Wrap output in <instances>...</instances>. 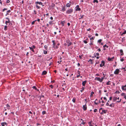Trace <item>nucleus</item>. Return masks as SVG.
Segmentation results:
<instances>
[{"label":"nucleus","mask_w":126,"mask_h":126,"mask_svg":"<svg viewBox=\"0 0 126 126\" xmlns=\"http://www.w3.org/2000/svg\"><path fill=\"white\" fill-rule=\"evenodd\" d=\"M104 79V78L102 77L101 79L99 77H96L95 78V80L99 81L100 82H101Z\"/></svg>","instance_id":"1"},{"label":"nucleus","mask_w":126,"mask_h":126,"mask_svg":"<svg viewBox=\"0 0 126 126\" xmlns=\"http://www.w3.org/2000/svg\"><path fill=\"white\" fill-rule=\"evenodd\" d=\"M73 9H70L67 10L66 11V13L67 14H70L73 12Z\"/></svg>","instance_id":"2"},{"label":"nucleus","mask_w":126,"mask_h":126,"mask_svg":"<svg viewBox=\"0 0 126 126\" xmlns=\"http://www.w3.org/2000/svg\"><path fill=\"white\" fill-rule=\"evenodd\" d=\"M119 70L118 69H116L114 72V74H118L119 73Z\"/></svg>","instance_id":"3"},{"label":"nucleus","mask_w":126,"mask_h":126,"mask_svg":"<svg viewBox=\"0 0 126 126\" xmlns=\"http://www.w3.org/2000/svg\"><path fill=\"white\" fill-rule=\"evenodd\" d=\"M66 7L65 6H62L61 9V11L64 12L66 10Z\"/></svg>","instance_id":"4"},{"label":"nucleus","mask_w":126,"mask_h":126,"mask_svg":"<svg viewBox=\"0 0 126 126\" xmlns=\"http://www.w3.org/2000/svg\"><path fill=\"white\" fill-rule=\"evenodd\" d=\"M80 8H79V6L78 5H77L76 7V11H80Z\"/></svg>","instance_id":"5"},{"label":"nucleus","mask_w":126,"mask_h":126,"mask_svg":"<svg viewBox=\"0 0 126 126\" xmlns=\"http://www.w3.org/2000/svg\"><path fill=\"white\" fill-rule=\"evenodd\" d=\"M122 89L124 90H126V85L125 86H122Z\"/></svg>","instance_id":"6"},{"label":"nucleus","mask_w":126,"mask_h":126,"mask_svg":"<svg viewBox=\"0 0 126 126\" xmlns=\"http://www.w3.org/2000/svg\"><path fill=\"white\" fill-rule=\"evenodd\" d=\"M83 110H85L87 109V106L86 104L83 106Z\"/></svg>","instance_id":"7"},{"label":"nucleus","mask_w":126,"mask_h":126,"mask_svg":"<svg viewBox=\"0 0 126 126\" xmlns=\"http://www.w3.org/2000/svg\"><path fill=\"white\" fill-rule=\"evenodd\" d=\"M86 82H87V81L86 80H85V81H83L82 82V85L84 86H85V84L86 83Z\"/></svg>","instance_id":"8"},{"label":"nucleus","mask_w":126,"mask_h":126,"mask_svg":"<svg viewBox=\"0 0 126 126\" xmlns=\"http://www.w3.org/2000/svg\"><path fill=\"white\" fill-rule=\"evenodd\" d=\"M1 125L2 126H5L4 125H7V123H6L5 122H4L3 123H1Z\"/></svg>","instance_id":"9"},{"label":"nucleus","mask_w":126,"mask_h":126,"mask_svg":"<svg viewBox=\"0 0 126 126\" xmlns=\"http://www.w3.org/2000/svg\"><path fill=\"white\" fill-rule=\"evenodd\" d=\"M35 4H39L40 5H42V3L40 2H39L38 1L36 2H35Z\"/></svg>","instance_id":"10"},{"label":"nucleus","mask_w":126,"mask_h":126,"mask_svg":"<svg viewBox=\"0 0 126 126\" xmlns=\"http://www.w3.org/2000/svg\"><path fill=\"white\" fill-rule=\"evenodd\" d=\"M67 45L68 46L71 45L72 44V43L70 41H69L67 42Z\"/></svg>","instance_id":"11"},{"label":"nucleus","mask_w":126,"mask_h":126,"mask_svg":"<svg viewBox=\"0 0 126 126\" xmlns=\"http://www.w3.org/2000/svg\"><path fill=\"white\" fill-rule=\"evenodd\" d=\"M120 52L121 53V55H124V53H123V51L122 49H121L120 50Z\"/></svg>","instance_id":"12"},{"label":"nucleus","mask_w":126,"mask_h":126,"mask_svg":"<svg viewBox=\"0 0 126 126\" xmlns=\"http://www.w3.org/2000/svg\"><path fill=\"white\" fill-rule=\"evenodd\" d=\"M102 112L101 113V114H103V113H106V112L107 111L105 110H102Z\"/></svg>","instance_id":"13"},{"label":"nucleus","mask_w":126,"mask_h":126,"mask_svg":"<svg viewBox=\"0 0 126 126\" xmlns=\"http://www.w3.org/2000/svg\"><path fill=\"white\" fill-rule=\"evenodd\" d=\"M47 73V72L45 71H44L42 73V75H45Z\"/></svg>","instance_id":"14"},{"label":"nucleus","mask_w":126,"mask_h":126,"mask_svg":"<svg viewBox=\"0 0 126 126\" xmlns=\"http://www.w3.org/2000/svg\"><path fill=\"white\" fill-rule=\"evenodd\" d=\"M65 22V21H61V24L62 25V26H64V24Z\"/></svg>","instance_id":"15"},{"label":"nucleus","mask_w":126,"mask_h":126,"mask_svg":"<svg viewBox=\"0 0 126 126\" xmlns=\"http://www.w3.org/2000/svg\"><path fill=\"white\" fill-rule=\"evenodd\" d=\"M32 88L34 89H35V90H37V91H39V90L37 89L36 86H33L32 87Z\"/></svg>","instance_id":"16"},{"label":"nucleus","mask_w":126,"mask_h":126,"mask_svg":"<svg viewBox=\"0 0 126 126\" xmlns=\"http://www.w3.org/2000/svg\"><path fill=\"white\" fill-rule=\"evenodd\" d=\"M70 5L71 4L69 3H67L66 4V6L67 7H70Z\"/></svg>","instance_id":"17"},{"label":"nucleus","mask_w":126,"mask_h":126,"mask_svg":"<svg viewBox=\"0 0 126 126\" xmlns=\"http://www.w3.org/2000/svg\"><path fill=\"white\" fill-rule=\"evenodd\" d=\"M117 99V97H114L113 98V100L114 101H115Z\"/></svg>","instance_id":"18"},{"label":"nucleus","mask_w":126,"mask_h":126,"mask_svg":"<svg viewBox=\"0 0 126 126\" xmlns=\"http://www.w3.org/2000/svg\"><path fill=\"white\" fill-rule=\"evenodd\" d=\"M108 59L109 61H112V58H110V57H109L108 58Z\"/></svg>","instance_id":"19"},{"label":"nucleus","mask_w":126,"mask_h":126,"mask_svg":"<svg viewBox=\"0 0 126 126\" xmlns=\"http://www.w3.org/2000/svg\"><path fill=\"white\" fill-rule=\"evenodd\" d=\"M29 48L32 51L34 52V50L33 49V48L32 47H29Z\"/></svg>","instance_id":"20"},{"label":"nucleus","mask_w":126,"mask_h":126,"mask_svg":"<svg viewBox=\"0 0 126 126\" xmlns=\"http://www.w3.org/2000/svg\"><path fill=\"white\" fill-rule=\"evenodd\" d=\"M10 22V20H8V21H6L5 22V23L6 25L8 23H9Z\"/></svg>","instance_id":"21"},{"label":"nucleus","mask_w":126,"mask_h":126,"mask_svg":"<svg viewBox=\"0 0 126 126\" xmlns=\"http://www.w3.org/2000/svg\"><path fill=\"white\" fill-rule=\"evenodd\" d=\"M110 81H109L107 82L106 83V84L107 85H109L110 84Z\"/></svg>","instance_id":"22"},{"label":"nucleus","mask_w":126,"mask_h":126,"mask_svg":"<svg viewBox=\"0 0 126 126\" xmlns=\"http://www.w3.org/2000/svg\"><path fill=\"white\" fill-rule=\"evenodd\" d=\"M84 15H81L80 17L79 18V19H80L83 18Z\"/></svg>","instance_id":"23"},{"label":"nucleus","mask_w":126,"mask_h":126,"mask_svg":"<svg viewBox=\"0 0 126 126\" xmlns=\"http://www.w3.org/2000/svg\"><path fill=\"white\" fill-rule=\"evenodd\" d=\"M93 2L94 3L96 2L97 3H98V1L97 0H94Z\"/></svg>","instance_id":"24"},{"label":"nucleus","mask_w":126,"mask_h":126,"mask_svg":"<svg viewBox=\"0 0 126 126\" xmlns=\"http://www.w3.org/2000/svg\"><path fill=\"white\" fill-rule=\"evenodd\" d=\"M96 55H97L98 56L99 55V54L98 53H96V54H95V55L94 56V57H95L96 56Z\"/></svg>","instance_id":"25"},{"label":"nucleus","mask_w":126,"mask_h":126,"mask_svg":"<svg viewBox=\"0 0 126 126\" xmlns=\"http://www.w3.org/2000/svg\"><path fill=\"white\" fill-rule=\"evenodd\" d=\"M37 21V20H35L34 21H32V25H33L34 24L35 22V21Z\"/></svg>","instance_id":"26"},{"label":"nucleus","mask_w":126,"mask_h":126,"mask_svg":"<svg viewBox=\"0 0 126 126\" xmlns=\"http://www.w3.org/2000/svg\"><path fill=\"white\" fill-rule=\"evenodd\" d=\"M84 88H85L84 87H82V90H80V92H83V91L84 90Z\"/></svg>","instance_id":"27"},{"label":"nucleus","mask_w":126,"mask_h":126,"mask_svg":"<svg viewBox=\"0 0 126 126\" xmlns=\"http://www.w3.org/2000/svg\"><path fill=\"white\" fill-rule=\"evenodd\" d=\"M104 65L105 64L103 63L102 64V63H101L100 64V67H102L103 66H104Z\"/></svg>","instance_id":"28"},{"label":"nucleus","mask_w":126,"mask_h":126,"mask_svg":"<svg viewBox=\"0 0 126 126\" xmlns=\"http://www.w3.org/2000/svg\"><path fill=\"white\" fill-rule=\"evenodd\" d=\"M44 53L45 54H46L47 53V51L46 50H44Z\"/></svg>","instance_id":"29"},{"label":"nucleus","mask_w":126,"mask_h":126,"mask_svg":"<svg viewBox=\"0 0 126 126\" xmlns=\"http://www.w3.org/2000/svg\"><path fill=\"white\" fill-rule=\"evenodd\" d=\"M46 112L45 111H43L42 112V114L43 115L46 114Z\"/></svg>","instance_id":"30"},{"label":"nucleus","mask_w":126,"mask_h":126,"mask_svg":"<svg viewBox=\"0 0 126 126\" xmlns=\"http://www.w3.org/2000/svg\"><path fill=\"white\" fill-rule=\"evenodd\" d=\"M72 100L73 102L75 103V98H73Z\"/></svg>","instance_id":"31"},{"label":"nucleus","mask_w":126,"mask_h":126,"mask_svg":"<svg viewBox=\"0 0 126 126\" xmlns=\"http://www.w3.org/2000/svg\"><path fill=\"white\" fill-rule=\"evenodd\" d=\"M103 47H106L107 48H108V46H107L106 44L104 45Z\"/></svg>","instance_id":"32"},{"label":"nucleus","mask_w":126,"mask_h":126,"mask_svg":"<svg viewBox=\"0 0 126 126\" xmlns=\"http://www.w3.org/2000/svg\"><path fill=\"white\" fill-rule=\"evenodd\" d=\"M125 93H122L121 94V95H122V96H124L125 95H125Z\"/></svg>","instance_id":"33"},{"label":"nucleus","mask_w":126,"mask_h":126,"mask_svg":"<svg viewBox=\"0 0 126 126\" xmlns=\"http://www.w3.org/2000/svg\"><path fill=\"white\" fill-rule=\"evenodd\" d=\"M95 37H93L90 38V40L94 39Z\"/></svg>","instance_id":"34"},{"label":"nucleus","mask_w":126,"mask_h":126,"mask_svg":"<svg viewBox=\"0 0 126 126\" xmlns=\"http://www.w3.org/2000/svg\"><path fill=\"white\" fill-rule=\"evenodd\" d=\"M7 27L6 26H5L4 28V30H6L7 29Z\"/></svg>","instance_id":"35"},{"label":"nucleus","mask_w":126,"mask_h":126,"mask_svg":"<svg viewBox=\"0 0 126 126\" xmlns=\"http://www.w3.org/2000/svg\"><path fill=\"white\" fill-rule=\"evenodd\" d=\"M102 40L101 39H99V40H98V43H100L101 42Z\"/></svg>","instance_id":"36"},{"label":"nucleus","mask_w":126,"mask_h":126,"mask_svg":"<svg viewBox=\"0 0 126 126\" xmlns=\"http://www.w3.org/2000/svg\"><path fill=\"white\" fill-rule=\"evenodd\" d=\"M97 111V110L96 109H95L94 110V112H96Z\"/></svg>","instance_id":"37"},{"label":"nucleus","mask_w":126,"mask_h":126,"mask_svg":"<svg viewBox=\"0 0 126 126\" xmlns=\"http://www.w3.org/2000/svg\"><path fill=\"white\" fill-rule=\"evenodd\" d=\"M36 7L38 9H39L40 8V7L38 6V5H36Z\"/></svg>","instance_id":"38"},{"label":"nucleus","mask_w":126,"mask_h":126,"mask_svg":"<svg viewBox=\"0 0 126 126\" xmlns=\"http://www.w3.org/2000/svg\"><path fill=\"white\" fill-rule=\"evenodd\" d=\"M45 49H47V45H45L44 46Z\"/></svg>","instance_id":"39"},{"label":"nucleus","mask_w":126,"mask_h":126,"mask_svg":"<svg viewBox=\"0 0 126 126\" xmlns=\"http://www.w3.org/2000/svg\"><path fill=\"white\" fill-rule=\"evenodd\" d=\"M124 61V58H123L120 59V61L121 62H123Z\"/></svg>","instance_id":"40"},{"label":"nucleus","mask_w":126,"mask_h":126,"mask_svg":"<svg viewBox=\"0 0 126 126\" xmlns=\"http://www.w3.org/2000/svg\"><path fill=\"white\" fill-rule=\"evenodd\" d=\"M113 104L112 103V104H111L109 105V106L110 107H113V106H112V105Z\"/></svg>","instance_id":"41"},{"label":"nucleus","mask_w":126,"mask_h":126,"mask_svg":"<svg viewBox=\"0 0 126 126\" xmlns=\"http://www.w3.org/2000/svg\"><path fill=\"white\" fill-rule=\"evenodd\" d=\"M6 106L7 107L9 108L8 109H9V107H10L9 105L8 104Z\"/></svg>","instance_id":"42"},{"label":"nucleus","mask_w":126,"mask_h":126,"mask_svg":"<svg viewBox=\"0 0 126 126\" xmlns=\"http://www.w3.org/2000/svg\"><path fill=\"white\" fill-rule=\"evenodd\" d=\"M126 33V30L124 32H123L122 34H125Z\"/></svg>","instance_id":"43"},{"label":"nucleus","mask_w":126,"mask_h":126,"mask_svg":"<svg viewBox=\"0 0 126 126\" xmlns=\"http://www.w3.org/2000/svg\"><path fill=\"white\" fill-rule=\"evenodd\" d=\"M83 42H84V43L85 44H86L87 43V42L86 40H84L83 41Z\"/></svg>","instance_id":"44"},{"label":"nucleus","mask_w":126,"mask_h":126,"mask_svg":"<svg viewBox=\"0 0 126 126\" xmlns=\"http://www.w3.org/2000/svg\"><path fill=\"white\" fill-rule=\"evenodd\" d=\"M49 24H50V25H51V24H52V21H50L49 22Z\"/></svg>","instance_id":"45"},{"label":"nucleus","mask_w":126,"mask_h":126,"mask_svg":"<svg viewBox=\"0 0 126 126\" xmlns=\"http://www.w3.org/2000/svg\"><path fill=\"white\" fill-rule=\"evenodd\" d=\"M120 93V92L119 91H116V92H115V93Z\"/></svg>","instance_id":"46"},{"label":"nucleus","mask_w":126,"mask_h":126,"mask_svg":"<svg viewBox=\"0 0 126 126\" xmlns=\"http://www.w3.org/2000/svg\"><path fill=\"white\" fill-rule=\"evenodd\" d=\"M7 10V9L6 8H4L2 10L3 12H4L5 10Z\"/></svg>","instance_id":"47"},{"label":"nucleus","mask_w":126,"mask_h":126,"mask_svg":"<svg viewBox=\"0 0 126 126\" xmlns=\"http://www.w3.org/2000/svg\"><path fill=\"white\" fill-rule=\"evenodd\" d=\"M11 12V11L10 10H8V11H7V13H10Z\"/></svg>","instance_id":"48"},{"label":"nucleus","mask_w":126,"mask_h":126,"mask_svg":"<svg viewBox=\"0 0 126 126\" xmlns=\"http://www.w3.org/2000/svg\"><path fill=\"white\" fill-rule=\"evenodd\" d=\"M10 2V0H7V1L6 2H7V3H9V2Z\"/></svg>","instance_id":"49"},{"label":"nucleus","mask_w":126,"mask_h":126,"mask_svg":"<svg viewBox=\"0 0 126 126\" xmlns=\"http://www.w3.org/2000/svg\"><path fill=\"white\" fill-rule=\"evenodd\" d=\"M112 99V97H110V99L109 100H111Z\"/></svg>","instance_id":"50"},{"label":"nucleus","mask_w":126,"mask_h":126,"mask_svg":"<svg viewBox=\"0 0 126 126\" xmlns=\"http://www.w3.org/2000/svg\"><path fill=\"white\" fill-rule=\"evenodd\" d=\"M50 87H51V88H53V86L52 85H50Z\"/></svg>","instance_id":"51"},{"label":"nucleus","mask_w":126,"mask_h":126,"mask_svg":"<svg viewBox=\"0 0 126 126\" xmlns=\"http://www.w3.org/2000/svg\"><path fill=\"white\" fill-rule=\"evenodd\" d=\"M104 100H106V101L107 100V99L105 97H104Z\"/></svg>","instance_id":"52"},{"label":"nucleus","mask_w":126,"mask_h":126,"mask_svg":"<svg viewBox=\"0 0 126 126\" xmlns=\"http://www.w3.org/2000/svg\"><path fill=\"white\" fill-rule=\"evenodd\" d=\"M106 105L107 106H109V105L108 102H107V104H106Z\"/></svg>","instance_id":"53"},{"label":"nucleus","mask_w":126,"mask_h":126,"mask_svg":"<svg viewBox=\"0 0 126 126\" xmlns=\"http://www.w3.org/2000/svg\"><path fill=\"white\" fill-rule=\"evenodd\" d=\"M6 19H7L8 20H10L9 18L8 17L6 18Z\"/></svg>","instance_id":"54"},{"label":"nucleus","mask_w":126,"mask_h":126,"mask_svg":"<svg viewBox=\"0 0 126 126\" xmlns=\"http://www.w3.org/2000/svg\"><path fill=\"white\" fill-rule=\"evenodd\" d=\"M89 124L90 126H91V122H89Z\"/></svg>","instance_id":"55"},{"label":"nucleus","mask_w":126,"mask_h":126,"mask_svg":"<svg viewBox=\"0 0 126 126\" xmlns=\"http://www.w3.org/2000/svg\"><path fill=\"white\" fill-rule=\"evenodd\" d=\"M34 12L35 14H36V11L35 10H34Z\"/></svg>","instance_id":"56"},{"label":"nucleus","mask_w":126,"mask_h":126,"mask_svg":"<svg viewBox=\"0 0 126 126\" xmlns=\"http://www.w3.org/2000/svg\"><path fill=\"white\" fill-rule=\"evenodd\" d=\"M94 103L96 105H97L98 104V103H96L95 102V101L94 102Z\"/></svg>","instance_id":"57"},{"label":"nucleus","mask_w":126,"mask_h":126,"mask_svg":"<svg viewBox=\"0 0 126 126\" xmlns=\"http://www.w3.org/2000/svg\"><path fill=\"white\" fill-rule=\"evenodd\" d=\"M94 93V92H92L91 93V95L93 94Z\"/></svg>","instance_id":"58"},{"label":"nucleus","mask_w":126,"mask_h":126,"mask_svg":"<svg viewBox=\"0 0 126 126\" xmlns=\"http://www.w3.org/2000/svg\"><path fill=\"white\" fill-rule=\"evenodd\" d=\"M67 25L68 26H69L70 25V24L69 23H67Z\"/></svg>","instance_id":"59"},{"label":"nucleus","mask_w":126,"mask_h":126,"mask_svg":"<svg viewBox=\"0 0 126 126\" xmlns=\"http://www.w3.org/2000/svg\"><path fill=\"white\" fill-rule=\"evenodd\" d=\"M52 42L53 43V44H55V41L54 40H53L52 41Z\"/></svg>","instance_id":"60"},{"label":"nucleus","mask_w":126,"mask_h":126,"mask_svg":"<svg viewBox=\"0 0 126 126\" xmlns=\"http://www.w3.org/2000/svg\"><path fill=\"white\" fill-rule=\"evenodd\" d=\"M102 63H103H103H104H104H105L104 61H102Z\"/></svg>","instance_id":"61"},{"label":"nucleus","mask_w":126,"mask_h":126,"mask_svg":"<svg viewBox=\"0 0 126 126\" xmlns=\"http://www.w3.org/2000/svg\"><path fill=\"white\" fill-rule=\"evenodd\" d=\"M95 35L96 36H98V34L97 33H96L95 34Z\"/></svg>","instance_id":"62"},{"label":"nucleus","mask_w":126,"mask_h":126,"mask_svg":"<svg viewBox=\"0 0 126 126\" xmlns=\"http://www.w3.org/2000/svg\"><path fill=\"white\" fill-rule=\"evenodd\" d=\"M50 19H51L52 20L53 19V17H50Z\"/></svg>","instance_id":"63"},{"label":"nucleus","mask_w":126,"mask_h":126,"mask_svg":"<svg viewBox=\"0 0 126 126\" xmlns=\"http://www.w3.org/2000/svg\"><path fill=\"white\" fill-rule=\"evenodd\" d=\"M124 98H125V99H126V95H125L124 96Z\"/></svg>","instance_id":"64"}]
</instances>
